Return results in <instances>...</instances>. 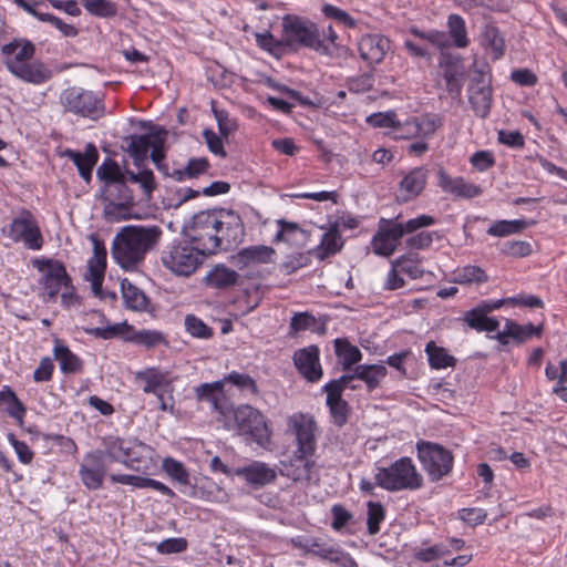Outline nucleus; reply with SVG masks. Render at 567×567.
I'll return each instance as SVG.
<instances>
[{"label": "nucleus", "mask_w": 567, "mask_h": 567, "mask_svg": "<svg viewBox=\"0 0 567 567\" xmlns=\"http://www.w3.org/2000/svg\"><path fill=\"white\" fill-rule=\"evenodd\" d=\"M450 37L453 39L457 48L468 45L467 32L464 19L458 14H451L447 21Z\"/></svg>", "instance_id": "obj_50"}, {"label": "nucleus", "mask_w": 567, "mask_h": 567, "mask_svg": "<svg viewBox=\"0 0 567 567\" xmlns=\"http://www.w3.org/2000/svg\"><path fill=\"white\" fill-rule=\"evenodd\" d=\"M425 352L433 369H444L455 364L454 357L450 355L444 348L437 347L434 341L426 344Z\"/></svg>", "instance_id": "obj_46"}, {"label": "nucleus", "mask_w": 567, "mask_h": 567, "mask_svg": "<svg viewBox=\"0 0 567 567\" xmlns=\"http://www.w3.org/2000/svg\"><path fill=\"white\" fill-rule=\"evenodd\" d=\"M282 42L297 50L300 47L310 48L321 53H328L315 23L299 17L287 16L282 21Z\"/></svg>", "instance_id": "obj_6"}, {"label": "nucleus", "mask_w": 567, "mask_h": 567, "mask_svg": "<svg viewBox=\"0 0 567 567\" xmlns=\"http://www.w3.org/2000/svg\"><path fill=\"white\" fill-rule=\"evenodd\" d=\"M153 132L145 135H132L126 138V151L134 159V163L137 167H142L143 163L145 162L148 150L151 148Z\"/></svg>", "instance_id": "obj_30"}, {"label": "nucleus", "mask_w": 567, "mask_h": 567, "mask_svg": "<svg viewBox=\"0 0 567 567\" xmlns=\"http://www.w3.org/2000/svg\"><path fill=\"white\" fill-rule=\"evenodd\" d=\"M313 454H301L293 451L288 461L282 462L281 474L295 482L311 481L316 463Z\"/></svg>", "instance_id": "obj_19"}, {"label": "nucleus", "mask_w": 567, "mask_h": 567, "mask_svg": "<svg viewBox=\"0 0 567 567\" xmlns=\"http://www.w3.org/2000/svg\"><path fill=\"white\" fill-rule=\"evenodd\" d=\"M390 49V41L379 34L363 35L359 42L361 58L370 64L380 63Z\"/></svg>", "instance_id": "obj_22"}, {"label": "nucleus", "mask_w": 567, "mask_h": 567, "mask_svg": "<svg viewBox=\"0 0 567 567\" xmlns=\"http://www.w3.org/2000/svg\"><path fill=\"white\" fill-rule=\"evenodd\" d=\"M9 236L14 241H23L30 249H40L42 246V235L29 212H24L23 217L12 220L9 227Z\"/></svg>", "instance_id": "obj_16"}, {"label": "nucleus", "mask_w": 567, "mask_h": 567, "mask_svg": "<svg viewBox=\"0 0 567 567\" xmlns=\"http://www.w3.org/2000/svg\"><path fill=\"white\" fill-rule=\"evenodd\" d=\"M161 236L158 226H125L113 239L112 256L122 268L134 269L158 244Z\"/></svg>", "instance_id": "obj_1"}, {"label": "nucleus", "mask_w": 567, "mask_h": 567, "mask_svg": "<svg viewBox=\"0 0 567 567\" xmlns=\"http://www.w3.org/2000/svg\"><path fill=\"white\" fill-rule=\"evenodd\" d=\"M530 224L532 223L525 219L499 220L487 229V234L491 236L505 237L526 229Z\"/></svg>", "instance_id": "obj_47"}, {"label": "nucleus", "mask_w": 567, "mask_h": 567, "mask_svg": "<svg viewBox=\"0 0 567 567\" xmlns=\"http://www.w3.org/2000/svg\"><path fill=\"white\" fill-rule=\"evenodd\" d=\"M512 328L514 331H512L509 339H513L517 343H522L534 334L538 336L540 333V328H536L533 324L520 326L517 323V326H513Z\"/></svg>", "instance_id": "obj_62"}, {"label": "nucleus", "mask_w": 567, "mask_h": 567, "mask_svg": "<svg viewBox=\"0 0 567 567\" xmlns=\"http://www.w3.org/2000/svg\"><path fill=\"white\" fill-rule=\"evenodd\" d=\"M185 327L187 332L195 338L208 339L213 336V329L194 315L185 317Z\"/></svg>", "instance_id": "obj_54"}, {"label": "nucleus", "mask_w": 567, "mask_h": 567, "mask_svg": "<svg viewBox=\"0 0 567 567\" xmlns=\"http://www.w3.org/2000/svg\"><path fill=\"white\" fill-rule=\"evenodd\" d=\"M384 508L380 503L369 502L368 503V532L370 535H375L380 530V523L384 519Z\"/></svg>", "instance_id": "obj_55"}, {"label": "nucleus", "mask_w": 567, "mask_h": 567, "mask_svg": "<svg viewBox=\"0 0 567 567\" xmlns=\"http://www.w3.org/2000/svg\"><path fill=\"white\" fill-rule=\"evenodd\" d=\"M343 241L341 235L336 229H331L323 234L321 243L312 250V255L323 260L327 257L337 254L342 248Z\"/></svg>", "instance_id": "obj_39"}, {"label": "nucleus", "mask_w": 567, "mask_h": 567, "mask_svg": "<svg viewBox=\"0 0 567 567\" xmlns=\"http://www.w3.org/2000/svg\"><path fill=\"white\" fill-rule=\"evenodd\" d=\"M411 33L421 40H425L440 50H445L451 47L450 37L445 32L435 30L423 32L416 28H412ZM440 66L443 68L446 91L453 99H458L463 87L460 80L463 74L461 56L442 51L440 56Z\"/></svg>", "instance_id": "obj_2"}, {"label": "nucleus", "mask_w": 567, "mask_h": 567, "mask_svg": "<svg viewBox=\"0 0 567 567\" xmlns=\"http://www.w3.org/2000/svg\"><path fill=\"white\" fill-rule=\"evenodd\" d=\"M60 103L64 112L92 121H97L105 113L102 97L83 87L71 86L63 90L60 94Z\"/></svg>", "instance_id": "obj_7"}, {"label": "nucleus", "mask_w": 567, "mask_h": 567, "mask_svg": "<svg viewBox=\"0 0 567 567\" xmlns=\"http://www.w3.org/2000/svg\"><path fill=\"white\" fill-rule=\"evenodd\" d=\"M123 464L130 468L138 470V464L148 456L150 447L138 441H130Z\"/></svg>", "instance_id": "obj_49"}, {"label": "nucleus", "mask_w": 567, "mask_h": 567, "mask_svg": "<svg viewBox=\"0 0 567 567\" xmlns=\"http://www.w3.org/2000/svg\"><path fill=\"white\" fill-rule=\"evenodd\" d=\"M97 177L105 184L120 183L125 181L126 176L121 171L118 164L112 159H106L96 171Z\"/></svg>", "instance_id": "obj_51"}, {"label": "nucleus", "mask_w": 567, "mask_h": 567, "mask_svg": "<svg viewBox=\"0 0 567 567\" xmlns=\"http://www.w3.org/2000/svg\"><path fill=\"white\" fill-rule=\"evenodd\" d=\"M434 231H421L406 239V246L412 249H426L433 243Z\"/></svg>", "instance_id": "obj_61"}, {"label": "nucleus", "mask_w": 567, "mask_h": 567, "mask_svg": "<svg viewBox=\"0 0 567 567\" xmlns=\"http://www.w3.org/2000/svg\"><path fill=\"white\" fill-rule=\"evenodd\" d=\"M205 254L199 247L181 241L168 246L162 252V262L165 268L177 276L188 277L202 264Z\"/></svg>", "instance_id": "obj_8"}, {"label": "nucleus", "mask_w": 567, "mask_h": 567, "mask_svg": "<svg viewBox=\"0 0 567 567\" xmlns=\"http://www.w3.org/2000/svg\"><path fill=\"white\" fill-rule=\"evenodd\" d=\"M439 185L444 192L462 198L471 199L482 194L480 186L467 183L462 177L453 178L442 169L439 173Z\"/></svg>", "instance_id": "obj_25"}, {"label": "nucleus", "mask_w": 567, "mask_h": 567, "mask_svg": "<svg viewBox=\"0 0 567 567\" xmlns=\"http://www.w3.org/2000/svg\"><path fill=\"white\" fill-rule=\"evenodd\" d=\"M441 122L437 117H422L420 120H415L413 122H409L404 125V131L406 135L400 134L399 137H408V136H421L422 138H426L433 136L436 130L440 127Z\"/></svg>", "instance_id": "obj_31"}, {"label": "nucleus", "mask_w": 567, "mask_h": 567, "mask_svg": "<svg viewBox=\"0 0 567 567\" xmlns=\"http://www.w3.org/2000/svg\"><path fill=\"white\" fill-rule=\"evenodd\" d=\"M221 381L233 383L240 390H248L252 394L258 393V386L256 384V381L248 374L239 373V372H231L227 374Z\"/></svg>", "instance_id": "obj_58"}, {"label": "nucleus", "mask_w": 567, "mask_h": 567, "mask_svg": "<svg viewBox=\"0 0 567 567\" xmlns=\"http://www.w3.org/2000/svg\"><path fill=\"white\" fill-rule=\"evenodd\" d=\"M167 136V132L164 128H158L155 132H153V140H152V152H151V158L156 164L158 169L164 168V164H162V161L165 156L164 154V144Z\"/></svg>", "instance_id": "obj_52"}, {"label": "nucleus", "mask_w": 567, "mask_h": 567, "mask_svg": "<svg viewBox=\"0 0 567 567\" xmlns=\"http://www.w3.org/2000/svg\"><path fill=\"white\" fill-rule=\"evenodd\" d=\"M12 74L24 82L35 85L48 82L53 75L52 71L39 61H28L13 71Z\"/></svg>", "instance_id": "obj_27"}, {"label": "nucleus", "mask_w": 567, "mask_h": 567, "mask_svg": "<svg viewBox=\"0 0 567 567\" xmlns=\"http://www.w3.org/2000/svg\"><path fill=\"white\" fill-rule=\"evenodd\" d=\"M128 443L130 441L126 440H112L106 443L105 451L101 452L104 454V458L109 457L113 462L123 463L125 458V453L127 452V450H130L127 447Z\"/></svg>", "instance_id": "obj_56"}, {"label": "nucleus", "mask_w": 567, "mask_h": 567, "mask_svg": "<svg viewBox=\"0 0 567 567\" xmlns=\"http://www.w3.org/2000/svg\"><path fill=\"white\" fill-rule=\"evenodd\" d=\"M239 275L224 265L215 266L206 276L208 286L217 289H227L237 284Z\"/></svg>", "instance_id": "obj_32"}, {"label": "nucleus", "mask_w": 567, "mask_h": 567, "mask_svg": "<svg viewBox=\"0 0 567 567\" xmlns=\"http://www.w3.org/2000/svg\"><path fill=\"white\" fill-rule=\"evenodd\" d=\"M234 475L244 477L248 484L264 486L272 483L276 477V471L261 462H252L250 465L234 468Z\"/></svg>", "instance_id": "obj_24"}, {"label": "nucleus", "mask_w": 567, "mask_h": 567, "mask_svg": "<svg viewBox=\"0 0 567 567\" xmlns=\"http://www.w3.org/2000/svg\"><path fill=\"white\" fill-rule=\"evenodd\" d=\"M0 405L3 406L4 411L11 417L16 419L20 425L23 423L25 406L9 386H3L0 391Z\"/></svg>", "instance_id": "obj_40"}, {"label": "nucleus", "mask_w": 567, "mask_h": 567, "mask_svg": "<svg viewBox=\"0 0 567 567\" xmlns=\"http://www.w3.org/2000/svg\"><path fill=\"white\" fill-rule=\"evenodd\" d=\"M374 478L378 486L389 492L414 491L423 485V476L410 457H401L389 467H379Z\"/></svg>", "instance_id": "obj_4"}, {"label": "nucleus", "mask_w": 567, "mask_h": 567, "mask_svg": "<svg viewBox=\"0 0 567 567\" xmlns=\"http://www.w3.org/2000/svg\"><path fill=\"white\" fill-rule=\"evenodd\" d=\"M276 251L268 246H250L241 249L237 255L233 256V262L239 269L254 267L261 264H269L274 261Z\"/></svg>", "instance_id": "obj_23"}, {"label": "nucleus", "mask_w": 567, "mask_h": 567, "mask_svg": "<svg viewBox=\"0 0 567 567\" xmlns=\"http://www.w3.org/2000/svg\"><path fill=\"white\" fill-rule=\"evenodd\" d=\"M91 240L93 243L94 255L89 260L85 278L91 281L94 295L100 296L106 268V249L103 241L100 240L97 236L91 235Z\"/></svg>", "instance_id": "obj_18"}, {"label": "nucleus", "mask_w": 567, "mask_h": 567, "mask_svg": "<svg viewBox=\"0 0 567 567\" xmlns=\"http://www.w3.org/2000/svg\"><path fill=\"white\" fill-rule=\"evenodd\" d=\"M234 424L227 425L235 430L247 442H255L258 445H266L270 441L271 431L265 415L257 409L243 404L233 411Z\"/></svg>", "instance_id": "obj_5"}, {"label": "nucleus", "mask_w": 567, "mask_h": 567, "mask_svg": "<svg viewBox=\"0 0 567 567\" xmlns=\"http://www.w3.org/2000/svg\"><path fill=\"white\" fill-rule=\"evenodd\" d=\"M106 471L104 454L101 451H95L85 455L79 474L85 487L94 491L102 487Z\"/></svg>", "instance_id": "obj_17"}, {"label": "nucleus", "mask_w": 567, "mask_h": 567, "mask_svg": "<svg viewBox=\"0 0 567 567\" xmlns=\"http://www.w3.org/2000/svg\"><path fill=\"white\" fill-rule=\"evenodd\" d=\"M104 215L111 221L128 219L134 206L132 190L125 181L105 184L102 190Z\"/></svg>", "instance_id": "obj_10"}, {"label": "nucleus", "mask_w": 567, "mask_h": 567, "mask_svg": "<svg viewBox=\"0 0 567 567\" xmlns=\"http://www.w3.org/2000/svg\"><path fill=\"white\" fill-rule=\"evenodd\" d=\"M196 399L198 401H207L212 403L213 409L224 414L219 400L224 396V381H215L213 383H203L195 388Z\"/></svg>", "instance_id": "obj_33"}, {"label": "nucleus", "mask_w": 567, "mask_h": 567, "mask_svg": "<svg viewBox=\"0 0 567 567\" xmlns=\"http://www.w3.org/2000/svg\"><path fill=\"white\" fill-rule=\"evenodd\" d=\"M293 362L300 374L308 381L315 382L321 378L322 369L319 363V349L316 346L296 351Z\"/></svg>", "instance_id": "obj_21"}, {"label": "nucleus", "mask_w": 567, "mask_h": 567, "mask_svg": "<svg viewBox=\"0 0 567 567\" xmlns=\"http://www.w3.org/2000/svg\"><path fill=\"white\" fill-rule=\"evenodd\" d=\"M34 267L43 272L42 284L44 292L49 299H54L60 290L64 287L68 288L71 278L66 274L65 267L58 260H34Z\"/></svg>", "instance_id": "obj_15"}, {"label": "nucleus", "mask_w": 567, "mask_h": 567, "mask_svg": "<svg viewBox=\"0 0 567 567\" xmlns=\"http://www.w3.org/2000/svg\"><path fill=\"white\" fill-rule=\"evenodd\" d=\"M327 405L330 409L334 424L338 426L346 424L348 420L349 405L341 395L327 392Z\"/></svg>", "instance_id": "obj_48"}, {"label": "nucleus", "mask_w": 567, "mask_h": 567, "mask_svg": "<svg viewBox=\"0 0 567 567\" xmlns=\"http://www.w3.org/2000/svg\"><path fill=\"white\" fill-rule=\"evenodd\" d=\"M138 168V172L126 171V175L130 182L140 185L144 199L148 202L153 197V192L157 188V183L155 181L154 173L151 169L142 167Z\"/></svg>", "instance_id": "obj_43"}, {"label": "nucleus", "mask_w": 567, "mask_h": 567, "mask_svg": "<svg viewBox=\"0 0 567 567\" xmlns=\"http://www.w3.org/2000/svg\"><path fill=\"white\" fill-rule=\"evenodd\" d=\"M435 223L434 217L420 215L409 219L406 223H395L393 220H383L378 233L372 239L373 251L383 257H390L400 244L405 234H412L420 228L431 226Z\"/></svg>", "instance_id": "obj_3"}, {"label": "nucleus", "mask_w": 567, "mask_h": 567, "mask_svg": "<svg viewBox=\"0 0 567 567\" xmlns=\"http://www.w3.org/2000/svg\"><path fill=\"white\" fill-rule=\"evenodd\" d=\"M354 371L357 379L362 380L369 391L377 389L388 372L383 364H360Z\"/></svg>", "instance_id": "obj_38"}, {"label": "nucleus", "mask_w": 567, "mask_h": 567, "mask_svg": "<svg viewBox=\"0 0 567 567\" xmlns=\"http://www.w3.org/2000/svg\"><path fill=\"white\" fill-rule=\"evenodd\" d=\"M84 8L99 17H113L116 14V6L109 0H82Z\"/></svg>", "instance_id": "obj_53"}, {"label": "nucleus", "mask_w": 567, "mask_h": 567, "mask_svg": "<svg viewBox=\"0 0 567 567\" xmlns=\"http://www.w3.org/2000/svg\"><path fill=\"white\" fill-rule=\"evenodd\" d=\"M2 54L6 56L4 64L12 73L22 64L33 58L34 44L27 40H13L1 48Z\"/></svg>", "instance_id": "obj_20"}, {"label": "nucleus", "mask_w": 567, "mask_h": 567, "mask_svg": "<svg viewBox=\"0 0 567 567\" xmlns=\"http://www.w3.org/2000/svg\"><path fill=\"white\" fill-rule=\"evenodd\" d=\"M65 155L73 161L79 169L80 176L89 183L92 177V169L99 158V153L95 146L93 144H89L84 153L68 150L65 151Z\"/></svg>", "instance_id": "obj_28"}, {"label": "nucleus", "mask_w": 567, "mask_h": 567, "mask_svg": "<svg viewBox=\"0 0 567 567\" xmlns=\"http://www.w3.org/2000/svg\"><path fill=\"white\" fill-rule=\"evenodd\" d=\"M429 171L425 167H416L406 174L400 183L402 199L409 202L417 197L424 189Z\"/></svg>", "instance_id": "obj_26"}, {"label": "nucleus", "mask_w": 567, "mask_h": 567, "mask_svg": "<svg viewBox=\"0 0 567 567\" xmlns=\"http://www.w3.org/2000/svg\"><path fill=\"white\" fill-rule=\"evenodd\" d=\"M334 349L343 370L351 369L353 364L362 359V353L359 348L351 344L347 339H336Z\"/></svg>", "instance_id": "obj_41"}, {"label": "nucleus", "mask_w": 567, "mask_h": 567, "mask_svg": "<svg viewBox=\"0 0 567 567\" xmlns=\"http://www.w3.org/2000/svg\"><path fill=\"white\" fill-rule=\"evenodd\" d=\"M467 92L474 113L481 118L487 117L493 102V91L486 64L478 66L476 62L473 63Z\"/></svg>", "instance_id": "obj_9"}, {"label": "nucleus", "mask_w": 567, "mask_h": 567, "mask_svg": "<svg viewBox=\"0 0 567 567\" xmlns=\"http://www.w3.org/2000/svg\"><path fill=\"white\" fill-rule=\"evenodd\" d=\"M419 460L431 481H439L453 467V455L442 445L421 441L416 444Z\"/></svg>", "instance_id": "obj_11"}, {"label": "nucleus", "mask_w": 567, "mask_h": 567, "mask_svg": "<svg viewBox=\"0 0 567 567\" xmlns=\"http://www.w3.org/2000/svg\"><path fill=\"white\" fill-rule=\"evenodd\" d=\"M316 322V318L308 312L295 313L290 321V333L308 330L313 327Z\"/></svg>", "instance_id": "obj_59"}, {"label": "nucleus", "mask_w": 567, "mask_h": 567, "mask_svg": "<svg viewBox=\"0 0 567 567\" xmlns=\"http://www.w3.org/2000/svg\"><path fill=\"white\" fill-rule=\"evenodd\" d=\"M217 224V241L219 249L228 250L238 245L245 235V227L240 216L231 209H215Z\"/></svg>", "instance_id": "obj_12"}, {"label": "nucleus", "mask_w": 567, "mask_h": 567, "mask_svg": "<svg viewBox=\"0 0 567 567\" xmlns=\"http://www.w3.org/2000/svg\"><path fill=\"white\" fill-rule=\"evenodd\" d=\"M215 116L218 123L220 135L227 138L231 133L237 130L235 120L230 118L224 111H215Z\"/></svg>", "instance_id": "obj_63"}, {"label": "nucleus", "mask_w": 567, "mask_h": 567, "mask_svg": "<svg viewBox=\"0 0 567 567\" xmlns=\"http://www.w3.org/2000/svg\"><path fill=\"white\" fill-rule=\"evenodd\" d=\"M450 551L446 545L435 544L429 548L419 550L415 556L419 560L429 563L450 554Z\"/></svg>", "instance_id": "obj_60"}, {"label": "nucleus", "mask_w": 567, "mask_h": 567, "mask_svg": "<svg viewBox=\"0 0 567 567\" xmlns=\"http://www.w3.org/2000/svg\"><path fill=\"white\" fill-rule=\"evenodd\" d=\"M288 429L296 436L297 453L315 454L318 426L315 419L305 413H295L287 420Z\"/></svg>", "instance_id": "obj_14"}, {"label": "nucleus", "mask_w": 567, "mask_h": 567, "mask_svg": "<svg viewBox=\"0 0 567 567\" xmlns=\"http://www.w3.org/2000/svg\"><path fill=\"white\" fill-rule=\"evenodd\" d=\"M488 280L484 269L468 265L454 271V282L460 285L483 284Z\"/></svg>", "instance_id": "obj_45"}, {"label": "nucleus", "mask_w": 567, "mask_h": 567, "mask_svg": "<svg viewBox=\"0 0 567 567\" xmlns=\"http://www.w3.org/2000/svg\"><path fill=\"white\" fill-rule=\"evenodd\" d=\"M482 43L485 49L489 51L494 60H498L503 56L505 41L494 24L486 23L484 25L482 31Z\"/></svg>", "instance_id": "obj_34"}, {"label": "nucleus", "mask_w": 567, "mask_h": 567, "mask_svg": "<svg viewBox=\"0 0 567 567\" xmlns=\"http://www.w3.org/2000/svg\"><path fill=\"white\" fill-rule=\"evenodd\" d=\"M215 209L207 212H199L193 218L190 227V239L197 244L200 250L206 255L214 254L218 247L217 239V224Z\"/></svg>", "instance_id": "obj_13"}, {"label": "nucleus", "mask_w": 567, "mask_h": 567, "mask_svg": "<svg viewBox=\"0 0 567 567\" xmlns=\"http://www.w3.org/2000/svg\"><path fill=\"white\" fill-rule=\"evenodd\" d=\"M209 168V163L206 157L190 158L184 168H174L172 172H166L168 177L177 182H183L187 178H196L206 173Z\"/></svg>", "instance_id": "obj_36"}, {"label": "nucleus", "mask_w": 567, "mask_h": 567, "mask_svg": "<svg viewBox=\"0 0 567 567\" xmlns=\"http://www.w3.org/2000/svg\"><path fill=\"white\" fill-rule=\"evenodd\" d=\"M137 378L145 382L143 391L145 393L158 394L171 385V380L166 372H162L156 369H148L144 372H140Z\"/></svg>", "instance_id": "obj_35"}, {"label": "nucleus", "mask_w": 567, "mask_h": 567, "mask_svg": "<svg viewBox=\"0 0 567 567\" xmlns=\"http://www.w3.org/2000/svg\"><path fill=\"white\" fill-rule=\"evenodd\" d=\"M187 548V542L184 538H168L157 545V550L162 554L182 553Z\"/></svg>", "instance_id": "obj_64"}, {"label": "nucleus", "mask_w": 567, "mask_h": 567, "mask_svg": "<svg viewBox=\"0 0 567 567\" xmlns=\"http://www.w3.org/2000/svg\"><path fill=\"white\" fill-rule=\"evenodd\" d=\"M122 296L127 308L136 311L145 310L148 300L144 292L130 282L127 279H123L121 282Z\"/></svg>", "instance_id": "obj_42"}, {"label": "nucleus", "mask_w": 567, "mask_h": 567, "mask_svg": "<svg viewBox=\"0 0 567 567\" xmlns=\"http://www.w3.org/2000/svg\"><path fill=\"white\" fill-rule=\"evenodd\" d=\"M163 468L172 478L178 483L183 485H187L189 483V474L181 462L167 457L163 462Z\"/></svg>", "instance_id": "obj_57"}, {"label": "nucleus", "mask_w": 567, "mask_h": 567, "mask_svg": "<svg viewBox=\"0 0 567 567\" xmlns=\"http://www.w3.org/2000/svg\"><path fill=\"white\" fill-rule=\"evenodd\" d=\"M54 358L56 361H59L61 371L65 374L78 373L83 369L82 360L76 354L71 352L66 346L60 343L59 341L54 347Z\"/></svg>", "instance_id": "obj_37"}, {"label": "nucleus", "mask_w": 567, "mask_h": 567, "mask_svg": "<svg viewBox=\"0 0 567 567\" xmlns=\"http://www.w3.org/2000/svg\"><path fill=\"white\" fill-rule=\"evenodd\" d=\"M487 311L478 305L476 308L464 312L462 320L473 330L478 332H494L498 330L499 322L497 319L488 317Z\"/></svg>", "instance_id": "obj_29"}, {"label": "nucleus", "mask_w": 567, "mask_h": 567, "mask_svg": "<svg viewBox=\"0 0 567 567\" xmlns=\"http://www.w3.org/2000/svg\"><path fill=\"white\" fill-rule=\"evenodd\" d=\"M391 266L398 267L412 279H419L424 270L420 266V257L416 252H408L391 261Z\"/></svg>", "instance_id": "obj_44"}]
</instances>
